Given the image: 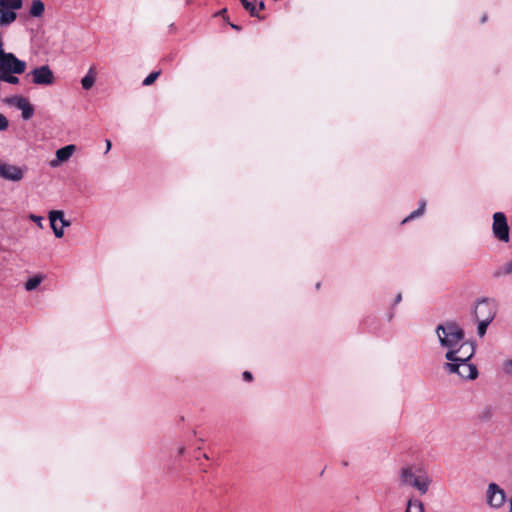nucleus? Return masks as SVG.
Instances as JSON below:
<instances>
[{"instance_id":"7ed1b4c3","label":"nucleus","mask_w":512,"mask_h":512,"mask_svg":"<svg viewBox=\"0 0 512 512\" xmlns=\"http://www.w3.org/2000/svg\"><path fill=\"white\" fill-rule=\"evenodd\" d=\"M498 311L497 302L494 299L483 298L476 302L474 307V319L477 321V335L483 337L487 327L494 320Z\"/></svg>"},{"instance_id":"ddd939ff","label":"nucleus","mask_w":512,"mask_h":512,"mask_svg":"<svg viewBox=\"0 0 512 512\" xmlns=\"http://www.w3.org/2000/svg\"><path fill=\"white\" fill-rule=\"evenodd\" d=\"M9 103L21 111L24 120L30 119L34 114L33 106L25 97L15 96L9 100Z\"/></svg>"},{"instance_id":"39448f33","label":"nucleus","mask_w":512,"mask_h":512,"mask_svg":"<svg viewBox=\"0 0 512 512\" xmlns=\"http://www.w3.org/2000/svg\"><path fill=\"white\" fill-rule=\"evenodd\" d=\"M492 233L500 242L507 243L510 240V228L507 218L503 212H495L493 214Z\"/></svg>"},{"instance_id":"393cba45","label":"nucleus","mask_w":512,"mask_h":512,"mask_svg":"<svg viewBox=\"0 0 512 512\" xmlns=\"http://www.w3.org/2000/svg\"><path fill=\"white\" fill-rule=\"evenodd\" d=\"M9 126L8 119L0 113V131H5Z\"/></svg>"},{"instance_id":"7c9ffc66","label":"nucleus","mask_w":512,"mask_h":512,"mask_svg":"<svg viewBox=\"0 0 512 512\" xmlns=\"http://www.w3.org/2000/svg\"><path fill=\"white\" fill-rule=\"evenodd\" d=\"M510 512H512V500L510 502Z\"/></svg>"},{"instance_id":"6e6552de","label":"nucleus","mask_w":512,"mask_h":512,"mask_svg":"<svg viewBox=\"0 0 512 512\" xmlns=\"http://www.w3.org/2000/svg\"><path fill=\"white\" fill-rule=\"evenodd\" d=\"M49 221L56 238H62L64 235V228L71 225L70 221L64 217V212L61 210L50 211Z\"/></svg>"},{"instance_id":"5701e85b","label":"nucleus","mask_w":512,"mask_h":512,"mask_svg":"<svg viewBox=\"0 0 512 512\" xmlns=\"http://www.w3.org/2000/svg\"><path fill=\"white\" fill-rule=\"evenodd\" d=\"M16 74L14 73H10V72H3L2 74V77L0 79V81H5L9 84H18L19 83V78L17 76H15Z\"/></svg>"},{"instance_id":"a211bd4d","label":"nucleus","mask_w":512,"mask_h":512,"mask_svg":"<svg viewBox=\"0 0 512 512\" xmlns=\"http://www.w3.org/2000/svg\"><path fill=\"white\" fill-rule=\"evenodd\" d=\"M425 208H426V201L422 200L420 202L419 208L417 210L411 212L405 219H403L402 224H405L415 218L422 216L425 212Z\"/></svg>"},{"instance_id":"412c9836","label":"nucleus","mask_w":512,"mask_h":512,"mask_svg":"<svg viewBox=\"0 0 512 512\" xmlns=\"http://www.w3.org/2000/svg\"><path fill=\"white\" fill-rule=\"evenodd\" d=\"M507 275H512V260H509L507 261L506 263H504L496 272H495V276L496 277H502V276H507Z\"/></svg>"},{"instance_id":"f8f14e48","label":"nucleus","mask_w":512,"mask_h":512,"mask_svg":"<svg viewBox=\"0 0 512 512\" xmlns=\"http://www.w3.org/2000/svg\"><path fill=\"white\" fill-rule=\"evenodd\" d=\"M77 147L74 144L66 145L58 149L55 153V158L50 160L49 166L51 168H58L63 163L67 162L76 152Z\"/></svg>"},{"instance_id":"f3484780","label":"nucleus","mask_w":512,"mask_h":512,"mask_svg":"<svg viewBox=\"0 0 512 512\" xmlns=\"http://www.w3.org/2000/svg\"><path fill=\"white\" fill-rule=\"evenodd\" d=\"M17 19V14H12L0 8V27H7Z\"/></svg>"},{"instance_id":"c756f323","label":"nucleus","mask_w":512,"mask_h":512,"mask_svg":"<svg viewBox=\"0 0 512 512\" xmlns=\"http://www.w3.org/2000/svg\"><path fill=\"white\" fill-rule=\"evenodd\" d=\"M111 148V142L109 140H106V151H109Z\"/></svg>"},{"instance_id":"c85d7f7f","label":"nucleus","mask_w":512,"mask_h":512,"mask_svg":"<svg viewBox=\"0 0 512 512\" xmlns=\"http://www.w3.org/2000/svg\"><path fill=\"white\" fill-rule=\"evenodd\" d=\"M243 376H244L245 379H248V380H250L251 377H252L249 372H244Z\"/></svg>"},{"instance_id":"dca6fc26","label":"nucleus","mask_w":512,"mask_h":512,"mask_svg":"<svg viewBox=\"0 0 512 512\" xmlns=\"http://www.w3.org/2000/svg\"><path fill=\"white\" fill-rule=\"evenodd\" d=\"M23 6V0H0V8L12 14H17Z\"/></svg>"},{"instance_id":"2eb2a0df","label":"nucleus","mask_w":512,"mask_h":512,"mask_svg":"<svg viewBox=\"0 0 512 512\" xmlns=\"http://www.w3.org/2000/svg\"><path fill=\"white\" fill-rule=\"evenodd\" d=\"M97 78L96 67L92 65L86 75L81 79V86L84 90H90L95 84Z\"/></svg>"},{"instance_id":"cd10ccee","label":"nucleus","mask_w":512,"mask_h":512,"mask_svg":"<svg viewBox=\"0 0 512 512\" xmlns=\"http://www.w3.org/2000/svg\"><path fill=\"white\" fill-rule=\"evenodd\" d=\"M264 8H265V3H264V1H260V2L258 3V9H259V10H263Z\"/></svg>"},{"instance_id":"4468645a","label":"nucleus","mask_w":512,"mask_h":512,"mask_svg":"<svg viewBox=\"0 0 512 512\" xmlns=\"http://www.w3.org/2000/svg\"><path fill=\"white\" fill-rule=\"evenodd\" d=\"M45 10L46 6L42 0H32L27 8V16L33 19H41Z\"/></svg>"},{"instance_id":"aec40b11","label":"nucleus","mask_w":512,"mask_h":512,"mask_svg":"<svg viewBox=\"0 0 512 512\" xmlns=\"http://www.w3.org/2000/svg\"><path fill=\"white\" fill-rule=\"evenodd\" d=\"M406 512H425L424 505L418 499H410L407 504Z\"/></svg>"},{"instance_id":"a878e982","label":"nucleus","mask_w":512,"mask_h":512,"mask_svg":"<svg viewBox=\"0 0 512 512\" xmlns=\"http://www.w3.org/2000/svg\"><path fill=\"white\" fill-rule=\"evenodd\" d=\"M29 218L35 222L40 228L42 227V220L43 218L41 216H37V215H34V214H31L29 216Z\"/></svg>"},{"instance_id":"bb28decb","label":"nucleus","mask_w":512,"mask_h":512,"mask_svg":"<svg viewBox=\"0 0 512 512\" xmlns=\"http://www.w3.org/2000/svg\"><path fill=\"white\" fill-rule=\"evenodd\" d=\"M402 300V295L401 293H398L395 297V300H394V305H397L398 303H400Z\"/></svg>"},{"instance_id":"20e7f679","label":"nucleus","mask_w":512,"mask_h":512,"mask_svg":"<svg viewBox=\"0 0 512 512\" xmlns=\"http://www.w3.org/2000/svg\"><path fill=\"white\" fill-rule=\"evenodd\" d=\"M0 68L1 71L14 74H22L26 70V63L18 59L13 53L6 52L3 48V40L0 38Z\"/></svg>"},{"instance_id":"1a4fd4ad","label":"nucleus","mask_w":512,"mask_h":512,"mask_svg":"<svg viewBox=\"0 0 512 512\" xmlns=\"http://www.w3.org/2000/svg\"><path fill=\"white\" fill-rule=\"evenodd\" d=\"M26 169L0 161V178L18 182L23 179Z\"/></svg>"},{"instance_id":"f03ea898","label":"nucleus","mask_w":512,"mask_h":512,"mask_svg":"<svg viewBox=\"0 0 512 512\" xmlns=\"http://www.w3.org/2000/svg\"><path fill=\"white\" fill-rule=\"evenodd\" d=\"M435 333L441 347L447 349L445 358L451 359L454 357L455 352L453 349L457 348L464 340L463 329L457 323L448 321L443 324H439L436 327Z\"/></svg>"},{"instance_id":"9b49d317","label":"nucleus","mask_w":512,"mask_h":512,"mask_svg":"<svg viewBox=\"0 0 512 512\" xmlns=\"http://www.w3.org/2000/svg\"><path fill=\"white\" fill-rule=\"evenodd\" d=\"M487 503L493 508H499L505 501V492L497 484L490 483L486 491Z\"/></svg>"},{"instance_id":"4be33fe9","label":"nucleus","mask_w":512,"mask_h":512,"mask_svg":"<svg viewBox=\"0 0 512 512\" xmlns=\"http://www.w3.org/2000/svg\"><path fill=\"white\" fill-rule=\"evenodd\" d=\"M243 7L250 13L251 16H258L257 7L254 0H240Z\"/></svg>"},{"instance_id":"0eeeda50","label":"nucleus","mask_w":512,"mask_h":512,"mask_svg":"<svg viewBox=\"0 0 512 512\" xmlns=\"http://www.w3.org/2000/svg\"><path fill=\"white\" fill-rule=\"evenodd\" d=\"M444 368L449 373L458 374L463 379H475L478 375V371L475 365L469 362H452L445 363Z\"/></svg>"},{"instance_id":"6ab92c4d","label":"nucleus","mask_w":512,"mask_h":512,"mask_svg":"<svg viewBox=\"0 0 512 512\" xmlns=\"http://www.w3.org/2000/svg\"><path fill=\"white\" fill-rule=\"evenodd\" d=\"M43 279H44L43 275H40V274H37V275L29 278L25 283V289L27 291H32V290L36 289L41 284Z\"/></svg>"},{"instance_id":"423d86ee","label":"nucleus","mask_w":512,"mask_h":512,"mask_svg":"<svg viewBox=\"0 0 512 512\" xmlns=\"http://www.w3.org/2000/svg\"><path fill=\"white\" fill-rule=\"evenodd\" d=\"M27 77H31V81L35 85L50 86L55 82L54 73L48 65L32 69Z\"/></svg>"},{"instance_id":"b1692460","label":"nucleus","mask_w":512,"mask_h":512,"mask_svg":"<svg viewBox=\"0 0 512 512\" xmlns=\"http://www.w3.org/2000/svg\"><path fill=\"white\" fill-rule=\"evenodd\" d=\"M160 75V72L159 71H156V72H152L150 73L144 80H143V85L144 86H149L151 85L152 83H154V81L158 78V76Z\"/></svg>"},{"instance_id":"9d476101","label":"nucleus","mask_w":512,"mask_h":512,"mask_svg":"<svg viewBox=\"0 0 512 512\" xmlns=\"http://www.w3.org/2000/svg\"><path fill=\"white\" fill-rule=\"evenodd\" d=\"M453 351L455 352L454 353L455 355L451 359H447L448 360L447 363H452V362H458V363L469 362L470 358L474 355L475 347H474L473 343L462 341L461 344L458 345L457 348L453 349Z\"/></svg>"},{"instance_id":"f257e3e1","label":"nucleus","mask_w":512,"mask_h":512,"mask_svg":"<svg viewBox=\"0 0 512 512\" xmlns=\"http://www.w3.org/2000/svg\"><path fill=\"white\" fill-rule=\"evenodd\" d=\"M398 478L401 486L412 487L421 495L428 492L433 481L428 470L417 463L402 466L399 469Z\"/></svg>"}]
</instances>
